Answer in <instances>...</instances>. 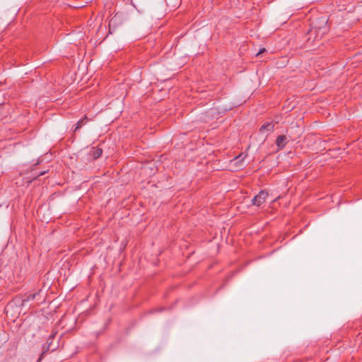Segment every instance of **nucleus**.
<instances>
[{
  "mask_svg": "<svg viewBox=\"0 0 362 362\" xmlns=\"http://www.w3.org/2000/svg\"><path fill=\"white\" fill-rule=\"evenodd\" d=\"M245 157L246 154L243 153H240L233 160H231V163L236 168H242L245 165Z\"/></svg>",
  "mask_w": 362,
  "mask_h": 362,
  "instance_id": "nucleus-3",
  "label": "nucleus"
},
{
  "mask_svg": "<svg viewBox=\"0 0 362 362\" xmlns=\"http://www.w3.org/2000/svg\"><path fill=\"white\" fill-rule=\"evenodd\" d=\"M319 25H315L309 31V40L312 35H315V40H319L325 35L327 31L328 28L327 25V21L325 19H321L318 22Z\"/></svg>",
  "mask_w": 362,
  "mask_h": 362,
  "instance_id": "nucleus-1",
  "label": "nucleus"
},
{
  "mask_svg": "<svg viewBox=\"0 0 362 362\" xmlns=\"http://www.w3.org/2000/svg\"><path fill=\"white\" fill-rule=\"evenodd\" d=\"M287 141H288V139L285 135L279 136L276 140V145L278 149L281 150L283 148H284V146L287 144Z\"/></svg>",
  "mask_w": 362,
  "mask_h": 362,
  "instance_id": "nucleus-4",
  "label": "nucleus"
},
{
  "mask_svg": "<svg viewBox=\"0 0 362 362\" xmlns=\"http://www.w3.org/2000/svg\"><path fill=\"white\" fill-rule=\"evenodd\" d=\"M87 119V117H85L83 119L79 120L78 123L76 124V126L75 127V131L81 128L82 124H83V122Z\"/></svg>",
  "mask_w": 362,
  "mask_h": 362,
  "instance_id": "nucleus-8",
  "label": "nucleus"
},
{
  "mask_svg": "<svg viewBox=\"0 0 362 362\" xmlns=\"http://www.w3.org/2000/svg\"><path fill=\"white\" fill-rule=\"evenodd\" d=\"M14 309V305L13 303H8L6 308H5V311H6V315H8L9 313H11L13 312Z\"/></svg>",
  "mask_w": 362,
  "mask_h": 362,
  "instance_id": "nucleus-7",
  "label": "nucleus"
},
{
  "mask_svg": "<svg viewBox=\"0 0 362 362\" xmlns=\"http://www.w3.org/2000/svg\"><path fill=\"white\" fill-rule=\"evenodd\" d=\"M269 196L268 192L266 190H261L259 193L255 195L251 200L253 206L260 207L264 203H265Z\"/></svg>",
  "mask_w": 362,
  "mask_h": 362,
  "instance_id": "nucleus-2",
  "label": "nucleus"
},
{
  "mask_svg": "<svg viewBox=\"0 0 362 362\" xmlns=\"http://www.w3.org/2000/svg\"><path fill=\"white\" fill-rule=\"evenodd\" d=\"M265 51L264 48L261 49L259 52L257 54V56L259 55L260 54L263 53Z\"/></svg>",
  "mask_w": 362,
  "mask_h": 362,
  "instance_id": "nucleus-9",
  "label": "nucleus"
},
{
  "mask_svg": "<svg viewBox=\"0 0 362 362\" xmlns=\"http://www.w3.org/2000/svg\"><path fill=\"white\" fill-rule=\"evenodd\" d=\"M35 298V295H31L28 297V300H30V298L31 299H33Z\"/></svg>",
  "mask_w": 362,
  "mask_h": 362,
  "instance_id": "nucleus-11",
  "label": "nucleus"
},
{
  "mask_svg": "<svg viewBox=\"0 0 362 362\" xmlns=\"http://www.w3.org/2000/svg\"><path fill=\"white\" fill-rule=\"evenodd\" d=\"M274 128V125L271 123H267L262 126L260 128V131L262 132L264 129H267L268 131H271Z\"/></svg>",
  "mask_w": 362,
  "mask_h": 362,
  "instance_id": "nucleus-6",
  "label": "nucleus"
},
{
  "mask_svg": "<svg viewBox=\"0 0 362 362\" xmlns=\"http://www.w3.org/2000/svg\"><path fill=\"white\" fill-rule=\"evenodd\" d=\"M103 151L101 148H93L91 156L94 159L99 158L102 155Z\"/></svg>",
  "mask_w": 362,
  "mask_h": 362,
  "instance_id": "nucleus-5",
  "label": "nucleus"
},
{
  "mask_svg": "<svg viewBox=\"0 0 362 362\" xmlns=\"http://www.w3.org/2000/svg\"><path fill=\"white\" fill-rule=\"evenodd\" d=\"M280 196H278L276 198H275L273 201H272V203L275 202L276 200L279 199H280Z\"/></svg>",
  "mask_w": 362,
  "mask_h": 362,
  "instance_id": "nucleus-10",
  "label": "nucleus"
}]
</instances>
